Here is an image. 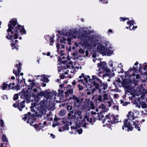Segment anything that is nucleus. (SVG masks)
Wrapping results in <instances>:
<instances>
[{
    "label": "nucleus",
    "mask_w": 147,
    "mask_h": 147,
    "mask_svg": "<svg viewBox=\"0 0 147 147\" xmlns=\"http://www.w3.org/2000/svg\"><path fill=\"white\" fill-rule=\"evenodd\" d=\"M53 38L52 37L50 39V45H53Z\"/></svg>",
    "instance_id": "a19ab883"
},
{
    "label": "nucleus",
    "mask_w": 147,
    "mask_h": 147,
    "mask_svg": "<svg viewBox=\"0 0 147 147\" xmlns=\"http://www.w3.org/2000/svg\"><path fill=\"white\" fill-rule=\"evenodd\" d=\"M22 64L20 63H19V64H17L16 65V66L17 67L18 69V72L16 70H13V73L15 74L16 76V77L18 78V77H19V73L21 72V66Z\"/></svg>",
    "instance_id": "f8f14e48"
},
{
    "label": "nucleus",
    "mask_w": 147,
    "mask_h": 147,
    "mask_svg": "<svg viewBox=\"0 0 147 147\" xmlns=\"http://www.w3.org/2000/svg\"><path fill=\"white\" fill-rule=\"evenodd\" d=\"M20 97L21 98L24 99H29V98L30 97V95L28 94L27 92H24L21 96Z\"/></svg>",
    "instance_id": "f3484780"
},
{
    "label": "nucleus",
    "mask_w": 147,
    "mask_h": 147,
    "mask_svg": "<svg viewBox=\"0 0 147 147\" xmlns=\"http://www.w3.org/2000/svg\"><path fill=\"white\" fill-rule=\"evenodd\" d=\"M96 99H97L99 101L102 102V96L101 95L98 96Z\"/></svg>",
    "instance_id": "58836bf2"
},
{
    "label": "nucleus",
    "mask_w": 147,
    "mask_h": 147,
    "mask_svg": "<svg viewBox=\"0 0 147 147\" xmlns=\"http://www.w3.org/2000/svg\"><path fill=\"white\" fill-rule=\"evenodd\" d=\"M84 118L83 119V121L84 122L86 121H86H88V122L89 121V120L90 118L88 115H85L84 116Z\"/></svg>",
    "instance_id": "7c9ffc66"
},
{
    "label": "nucleus",
    "mask_w": 147,
    "mask_h": 147,
    "mask_svg": "<svg viewBox=\"0 0 147 147\" xmlns=\"http://www.w3.org/2000/svg\"><path fill=\"white\" fill-rule=\"evenodd\" d=\"M102 110L101 111H100V114L101 115H100V114H97L98 115L97 118L99 120H102V119L103 118V117H104V115L103 113H105V112H107L109 110L108 108L106 109V106L104 105L103 104H102Z\"/></svg>",
    "instance_id": "9d476101"
},
{
    "label": "nucleus",
    "mask_w": 147,
    "mask_h": 147,
    "mask_svg": "<svg viewBox=\"0 0 147 147\" xmlns=\"http://www.w3.org/2000/svg\"><path fill=\"white\" fill-rule=\"evenodd\" d=\"M71 98L73 99V102L74 103V106L77 107H79L80 105H81V104L80 100L79 98L75 96H73L72 98L71 97H70L69 99H70Z\"/></svg>",
    "instance_id": "9b49d317"
},
{
    "label": "nucleus",
    "mask_w": 147,
    "mask_h": 147,
    "mask_svg": "<svg viewBox=\"0 0 147 147\" xmlns=\"http://www.w3.org/2000/svg\"><path fill=\"white\" fill-rule=\"evenodd\" d=\"M89 121L90 123H92V124L93 125V123L95 121V117H94L93 119L91 117L90 118Z\"/></svg>",
    "instance_id": "2f4dec72"
},
{
    "label": "nucleus",
    "mask_w": 147,
    "mask_h": 147,
    "mask_svg": "<svg viewBox=\"0 0 147 147\" xmlns=\"http://www.w3.org/2000/svg\"><path fill=\"white\" fill-rule=\"evenodd\" d=\"M97 66L99 68L97 74L98 76L100 77L102 76L103 78H104L108 76L110 78L115 76L114 73H111L110 70L107 67L105 62H101L100 63H98Z\"/></svg>",
    "instance_id": "7ed1b4c3"
},
{
    "label": "nucleus",
    "mask_w": 147,
    "mask_h": 147,
    "mask_svg": "<svg viewBox=\"0 0 147 147\" xmlns=\"http://www.w3.org/2000/svg\"><path fill=\"white\" fill-rule=\"evenodd\" d=\"M73 89H69L67 91L65 92V97L69 96V95H71L73 93Z\"/></svg>",
    "instance_id": "aec40b11"
},
{
    "label": "nucleus",
    "mask_w": 147,
    "mask_h": 147,
    "mask_svg": "<svg viewBox=\"0 0 147 147\" xmlns=\"http://www.w3.org/2000/svg\"><path fill=\"white\" fill-rule=\"evenodd\" d=\"M62 128H63V130L64 131L65 130H68L69 129L68 124L66 123L64 124V125L62 126Z\"/></svg>",
    "instance_id": "a878e982"
},
{
    "label": "nucleus",
    "mask_w": 147,
    "mask_h": 147,
    "mask_svg": "<svg viewBox=\"0 0 147 147\" xmlns=\"http://www.w3.org/2000/svg\"><path fill=\"white\" fill-rule=\"evenodd\" d=\"M2 140L3 141L6 142H8V139L6 136L5 134H4L2 136Z\"/></svg>",
    "instance_id": "bb28decb"
},
{
    "label": "nucleus",
    "mask_w": 147,
    "mask_h": 147,
    "mask_svg": "<svg viewBox=\"0 0 147 147\" xmlns=\"http://www.w3.org/2000/svg\"><path fill=\"white\" fill-rule=\"evenodd\" d=\"M82 114V112L80 111H77L76 112H74V114L75 115H78L79 116V117H78L77 118L78 120L79 118H80V119H81L83 118Z\"/></svg>",
    "instance_id": "412c9836"
},
{
    "label": "nucleus",
    "mask_w": 147,
    "mask_h": 147,
    "mask_svg": "<svg viewBox=\"0 0 147 147\" xmlns=\"http://www.w3.org/2000/svg\"><path fill=\"white\" fill-rule=\"evenodd\" d=\"M85 76H84V74L82 73V74L81 76H79V78L81 79L82 78H84Z\"/></svg>",
    "instance_id": "864d4df0"
},
{
    "label": "nucleus",
    "mask_w": 147,
    "mask_h": 147,
    "mask_svg": "<svg viewBox=\"0 0 147 147\" xmlns=\"http://www.w3.org/2000/svg\"><path fill=\"white\" fill-rule=\"evenodd\" d=\"M58 91L59 92V93L61 94H63L64 91L63 90H58Z\"/></svg>",
    "instance_id": "4d7b16f0"
},
{
    "label": "nucleus",
    "mask_w": 147,
    "mask_h": 147,
    "mask_svg": "<svg viewBox=\"0 0 147 147\" xmlns=\"http://www.w3.org/2000/svg\"><path fill=\"white\" fill-rule=\"evenodd\" d=\"M25 102V100H24L22 102H20V104L18 105V108L19 110L20 111H22V109L25 107V105L24 104Z\"/></svg>",
    "instance_id": "dca6fc26"
},
{
    "label": "nucleus",
    "mask_w": 147,
    "mask_h": 147,
    "mask_svg": "<svg viewBox=\"0 0 147 147\" xmlns=\"http://www.w3.org/2000/svg\"><path fill=\"white\" fill-rule=\"evenodd\" d=\"M48 90H48L44 91H40V92H38V97L39 96H44L45 98H51L53 96V93L51 92H49Z\"/></svg>",
    "instance_id": "0eeeda50"
},
{
    "label": "nucleus",
    "mask_w": 147,
    "mask_h": 147,
    "mask_svg": "<svg viewBox=\"0 0 147 147\" xmlns=\"http://www.w3.org/2000/svg\"><path fill=\"white\" fill-rule=\"evenodd\" d=\"M88 55V51L87 50H86L85 51V56H87Z\"/></svg>",
    "instance_id": "e2e57ef3"
},
{
    "label": "nucleus",
    "mask_w": 147,
    "mask_h": 147,
    "mask_svg": "<svg viewBox=\"0 0 147 147\" xmlns=\"http://www.w3.org/2000/svg\"><path fill=\"white\" fill-rule=\"evenodd\" d=\"M128 119H125L124 121V125L122 126V129L123 130L124 129L125 131H126L127 128V130L128 131H132L133 130V129L134 128V127H132V125L130 123V121H128Z\"/></svg>",
    "instance_id": "6e6552de"
},
{
    "label": "nucleus",
    "mask_w": 147,
    "mask_h": 147,
    "mask_svg": "<svg viewBox=\"0 0 147 147\" xmlns=\"http://www.w3.org/2000/svg\"><path fill=\"white\" fill-rule=\"evenodd\" d=\"M18 94H15L13 97V99L14 100H16L18 99Z\"/></svg>",
    "instance_id": "ea45409f"
},
{
    "label": "nucleus",
    "mask_w": 147,
    "mask_h": 147,
    "mask_svg": "<svg viewBox=\"0 0 147 147\" xmlns=\"http://www.w3.org/2000/svg\"><path fill=\"white\" fill-rule=\"evenodd\" d=\"M66 108L68 111L69 112H71V111H74V109L73 108L72 106L68 105L66 107Z\"/></svg>",
    "instance_id": "cd10ccee"
},
{
    "label": "nucleus",
    "mask_w": 147,
    "mask_h": 147,
    "mask_svg": "<svg viewBox=\"0 0 147 147\" xmlns=\"http://www.w3.org/2000/svg\"><path fill=\"white\" fill-rule=\"evenodd\" d=\"M100 89H99V92H101V90H106L107 87V83H103L102 81H100Z\"/></svg>",
    "instance_id": "ddd939ff"
},
{
    "label": "nucleus",
    "mask_w": 147,
    "mask_h": 147,
    "mask_svg": "<svg viewBox=\"0 0 147 147\" xmlns=\"http://www.w3.org/2000/svg\"><path fill=\"white\" fill-rule=\"evenodd\" d=\"M74 113V111H71V112H70L68 114V115L69 117H70L71 116L72 114Z\"/></svg>",
    "instance_id": "de8ad7c7"
},
{
    "label": "nucleus",
    "mask_w": 147,
    "mask_h": 147,
    "mask_svg": "<svg viewBox=\"0 0 147 147\" xmlns=\"http://www.w3.org/2000/svg\"><path fill=\"white\" fill-rule=\"evenodd\" d=\"M59 46H60V44H58V43L57 44V45H56L57 48L58 49V50H57V51H58L59 50V49L60 48Z\"/></svg>",
    "instance_id": "680f3d73"
},
{
    "label": "nucleus",
    "mask_w": 147,
    "mask_h": 147,
    "mask_svg": "<svg viewBox=\"0 0 147 147\" xmlns=\"http://www.w3.org/2000/svg\"><path fill=\"white\" fill-rule=\"evenodd\" d=\"M9 33V32H8ZM10 35L9 33H8V35L6 36V38L8 39H10L11 40L13 41V40L17 39L18 38V36H17V34H14V36L10 35L9 37V35Z\"/></svg>",
    "instance_id": "2eb2a0df"
},
{
    "label": "nucleus",
    "mask_w": 147,
    "mask_h": 147,
    "mask_svg": "<svg viewBox=\"0 0 147 147\" xmlns=\"http://www.w3.org/2000/svg\"><path fill=\"white\" fill-rule=\"evenodd\" d=\"M7 84L6 82H4L3 84V86H2V89L3 90H5L7 88Z\"/></svg>",
    "instance_id": "72a5a7b5"
},
{
    "label": "nucleus",
    "mask_w": 147,
    "mask_h": 147,
    "mask_svg": "<svg viewBox=\"0 0 147 147\" xmlns=\"http://www.w3.org/2000/svg\"><path fill=\"white\" fill-rule=\"evenodd\" d=\"M90 105L92 109H95V106H94V104L92 102H90Z\"/></svg>",
    "instance_id": "a18cd8bd"
},
{
    "label": "nucleus",
    "mask_w": 147,
    "mask_h": 147,
    "mask_svg": "<svg viewBox=\"0 0 147 147\" xmlns=\"http://www.w3.org/2000/svg\"><path fill=\"white\" fill-rule=\"evenodd\" d=\"M78 32L75 30H71L69 32V35L72 36L75 39L77 37V35L78 34Z\"/></svg>",
    "instance_id": "4468645a"
},
{
    "label": "nucleus",
    "mask_w": 147,
    "mask_h": 147,
    "mask_svg": "<svg viewBox=\"0 0 147 147\" xmlns=\"http://www.w3.org/2000/svg\"><path fill=\"white\" fill-rule=\"evenodd\" d=\"M118 115H116V117H115L114 120L115 121V123H118L119 121L118 119L117 118H116V117H118Z\"/></svg>",
    "instance_id": "37998d69"
},
{
    "label": "nucleus",
    "mask_w": 147,
    "mask_h": 147,
    "mask_svg": "<svg viewBox=\"0 0 147 147\" xmlns=\"http://www.w3.org/2000/svg\"><path fill=\"white\" fill-rule=\"evenodd\" d=\"M71 118L73 119H75L76 118V116L75 115H73Z\"/></svg>",
    "instance_id": "774afa93"
},
{
    "label": "nucleus",
    "mask_w": 147,
    "mask_h": 147,
    "mask_svg": "<svg viewBox=\"0 0 147 147\" xmlns=\"http://www.w3.org/2000/svg\"><path fill=\"white\" fill-rule=\"evenodd\" d=\"M41 125H42V123H39L38 124H35L34 125V128L37 131H38L40 130V127H41V128L44 127V126L43 125H41Z\"/></svg>",
    "instance_id": "6ab92c4d"
},
{
    "label": "nucleus",
    "mask_w": 147,
    "mask_h": 147,
    "mask_svg": "<svg viewBox=\"0 0 147 147\" xmlns=\"http://www.w3.org/2000/svg\"><path fill=\"white\" fill-rule=\"evenodd\" d=\"M16 19H12L10 20L8 24V29L7 30V32H11V34H17V36L20 33V32H23L24 34H26V31L24 27H21V29H20L21 27L20 25H18L17 26L15 27L17 23Z\"/></svg>",
    "instance_id": "20e7f679"
},
{
    "label": "nucleus",
    "mask_w": 147,
    "mask_h": 147,
    "mask_svg": "<svg viewBox=\"0 0 147 147\" xmlns=\"http://www.w3.org/2000/svg\"><path fill=\"white\" fill-rule=\"evenodd\" d=\"M46 110L43 107H38L35 112V115L34 114L31 115V113L29 112L27 114L24 115V117H23L22 119L25 121L28 118L27 123H29L30 122V123L36 120V117L39 119L41 118L43 115L46 114Z\"/></svg>",
    "instance_id": "f03ea898"
},
{
    "label": "nucleus",
    "mask_w": 147,
    "mask_h": 147,
    "mask_svg": "<svg viewBox=\"0 0 147 147\" xmlns=\"http://www.w3.org/2000/svg\"><path fill=\"white\" fill-rule=\"evenodd\" d=\"M141 106L142 108L145 109L147 107V105L145 102H142L141 103Z\"/></svg>",
    "instance_id": "c85d7f7f"
},
{
    "label": "nucleus",
    "mask_w": 147,
    "mask_h": 147,
    "mask_svg": "<svg viewBox=\"0 0 147 147\" xmlns=\"http://www.w3.org/2000/svg\"><path fill=\"white\" fill-rule=\"evenodd\" d=\"M134 20H132V21L129 20L127 22V24L128 25H130L129 27L130 28L131 26V25H133L134 24Z\"/></svg>",
    "instance_id": "c756f323"
},
{
    "label": "nucleus",
    "mask_w": 147,
    "mask_h": 147,
    "mask_svg": "<svg viewBox=\"0 0 147 147\" xmlns=\"http://www.w3.org/2000/svg\"><path fill=\"white\" fill-rule=\"evenodd\" d=\"M133 125H135V127L136 129H137L138 131H140V127L137 125H136V122L135 121L133 122Z\"/></svg>",
    "instance_id": "473e14b6"
},
{
    "label": "nucleus",
    "mask_w": 147,
    "mask_h": 147,
    "mask_svg": "<svg viewBox=\"0 0 147 147\" xmlns=\"http://www.w3.org/2000/svg\"><path fill=\"white\" fill-rule=\"evenodd\" d=\"M97 49L101 53L106 54L107 56L111 55L113 52V51L111 50V47L109 48H108L107 47H105L100 44L98 45Z\"/></svg>",
    "instance_id": "423d86ee"
},
{
    "label": "nucleus",
    "mask_w": 147,
    "mask_h": 147,
    "mask_svg": "<svg viewBox=\"0 0 147 147\" xmlns=\"http://www.w3.org/2000/svg\"><path fill=\"white\" fill-rule=\"evenodd\" d=\"M140 77V76L139 74H137L136 75V78L137 79H138Z\"/></svg>",
    "instance_id": "69168bd1"
},
{
    "label": "nucleus",
    "mask_w": 147,
    "mask_h": 147,
    "mask_svg": "<svg viewBox=\"0 0 147 147\" xmlns=\"http://www.w3.org/2000/svg\"><path fill=\"white\" fill-rule=\"evenodd\" d=\"M83 78L84 79V81L86 82V83L88 82V80H89V79H90V77L89 76H85Z\"/></svg>",
    "instance_id": "e433bc0d"
},
{
    "label": "nucleus",
    "mask_w": 147,
    "mask_h": 147,
    "mask_svg": "<svg viewBox=\"0 0 147 147\" xmlns=\"http://www.w3.org/2000/svg\"><path fill=\"white\" fill-rule=\"evenodd\" d=\"M5 144V143H3L1 144L0 147H6V146H4V144Z\"/></svg>",
    "instance_id": "338daca9"
},
{
    "label": "nucleus",
    "mask_w": 147,
    "mask_h": 147,
    "mask_svg": "<svg viewBox=\"0 0 147 147\" xmlns=\"http://www.w3.org/2000/svg\"><path fill=\"white\" fill-rule=\"evenodd\" d=\"M43 80V81L44 82L45 81V82H49V81L48 79L47 78H44Z\"/></svg>",
    "instance_id": "6e6d98bb"
},
{
    "label": "nucleus",
    "mask_w": 147,
    "mask_h": 147,
    "mask_svg": "<svg viewBox=\"0 0 147 147\" xmlns=\"http://www.w3.org/2000/svg\"><path fill=\"white\" fill-rule=\"evenodd\" d=\"M0 124L1 127H3L4 125V122L2 119L0 120Z\"/></svg>",
    "instance_id": "49530a36"
},
{
    "label": "nucleus",
    "mask_w": 147,
    "mask_h": 147,
    "mask_svg": "<svg viewBox=\"0 0 147 147\" xmlns=\"http://www.w3.org/2000/svg\"><path fill=\"white\" fill-rule=\"evenodd\" d=\"M78 86L80 90H81L83 89V87H82V86H80V85H78Z\"/></svg>",
    "instance_id": "09e8293b"
},
{
    "label": "nucleus",
    "mask_w": 147,
    "mask_h": 147,
    "mask_svg": "<svg viewBox=\"0 0 147 147\" xmlns=\"http://www.w3.org/2000/svg\"><path fill=\"white\" fill-rule=\"evenodd\" d=\"M77 127L76 126H72L71 127V129H77Z\"/></svg>",
    "instance_id": "0e129e2a"
},
{
    "label": "nucleus",
    "mask_w": 147,
    "mask_h": 147,
    "mask_svg": "<svg viewBox=\"0 0 147 147\" xmlns=\"http://www.w3.org/2000/svg\"><path fill=\"white\" fill-rule=\"evenodd\" d=\"M92 79H89V81L91 84H88L87 86V87L89 88H92L93 86H94L96 88L98 89L99 86L98 83H100L101 80L95 75H92Z\"/></svg>",
    "instance_id": "39448f33"
},
{
    "label": "nucleus",
    "mask_w": 147,
    "mask_h": 147,
    "mask_svg": "<svg viewBox=\"0 0 147 147\" xmlns=\"http://www.w3.org/2000/svg\"><path fill=\"white\" fill-rule=\"evenodd\" d=\"M77 131L79 134H81L83 130L82 129H80L77 130Z\"/></svg>",
    "instance_id": "8fccbe9b"
},
{
    "label": "nucleus",
    "mask_w": 147,
    "mask_h": 147,
    "mask_svg": "<svg viewBox=\"0 0 147 147\" xmlns=\"http://www.w3.org/2000/svg\"><path fill=\"white\" fill-rule=\"evenodd\" d=\"M12 88H13V90H18L20 89V87L18 86V85H16L15 86H12Z\"/></svg>",
    "instance_id": "f704fd0d"
},
{
    "label": "nucleus",
    "mask_w": 147,
    "mask_h": 147,
    "mask_svg": "<svg viewBox=\"0 0 147 147\" xmlns=\"http://www.w3.org/2000/svg\"><path fill=\"white\" fill-rule=\"evenodd\" d=\"M60 120V119H59L57 117H55V118H54V123L56 124L57 125H59V124L57 123L58 120Z\"/></svg>",
    "instance_id": "c9c22d12"
},
{
    "label": "nucleus",
    "mask_w": 147,
    "mask_h": 147,
    "mask_svg": "<svg viewBox=\"0 0 147 147\" xmlns=\"http://www.w3.org/2000/svg\"><path fill=\"white\" fill-rule=\"evenodd\" d=\"M107 105H108V106L109 107H110L111 106V102L110 101H108L107 102Z\"/></svg>",
    "instance_id": "603ef678"
},
{
    "label": "nucleus",
    "mask_w": 147,
    "mask_h": 147,
    "mask_svg": "<svg viewBox=\"0 0 147 147\" xmlns=\"http://www.w3.org/2000/svg\"><path fill=\"white\" fill-rule=\"evenodd\" d=\"M116 81L119 83H121V82L119 78H118L117 80H116Z\"/></svg>",
    "instance_id": "13d9d810"
},
{
    "label": "nucleus",
    "mask_w": 147,
    "mask_h": 147,
    "mask_svg": "<svg viewBox=\"0 0 147 147\" xmlns=\"http://www.w3.org/2000/svg\"><path fill=\"white\" fill-rule=\"evenodd\" d=\"M103 99L104 100H108V94H104L103 95Z\"/></svg>",
    "instance_id": "4c0bfd02"
},
{
    "label": "nucleus",
    "mask_w": 147,
    "mask_h": 147,
    "mask_svg": "<svg viewBox=\"0 0 147 147\" xmlns=\"http://www.w3.org/2000/svg\"><path fill=\"white\" fill-rule=\"evenodd\" d=\"M129 103L130 104L129 102H125V103H124L123 104V106H126Z\"/></svg>",
    "instance_id": "5fc2aeb1"
},
{
    "label": "nucleus",
    "mask_w": 147,
    "mask_h": 147,
    "mask_svg": "<svg viewBox=\"0 0 147 147\" xmlns=\"http://www.w3.org/2000/svg\"><path fill=\"white\" fill-rule=\"evenodd\" d=\"M60 77L62 79H63L65 77V76L63 74H62L61 75H60Z\"/></svg>",
    "instance_id": "bf43d9fd"
},
{
    "label": "nucleus",
    "mask_w": 147,
    "mask_h": 147,
    "mask_svg": "<svg viewBox=\"0 0 147 147\" xmlns=\"http://www.w3.org/2000/svg\"><path fill=\"white\" fill-rule=\"evenodd\" d=\"M78 52L79 53H80L81 54L84 53L85 52L84 50L82 49H80L79 50Z\"/></svg>",
    "instance_id": "79ce46f5"
},
{
    "label": "nucleus",
    "mask_w": 147,
    "mask_h": 147,
    "mask_svg": "<svg viewBox=\"0 0 147 147\" xmlns=\"http://www.w3.org/2000/svg\"><path fill=\"white\" fill-rule=\"evenodd\" d=\"M67 41L68 42V44L69 45L70 44H71V39L69 38H68L67 39Z\"/></svg>",
    "instance_id": "052dcab7"
},
{
    "label": "nucleus",
    "mask_w": 147,
    "mask_h": 147,
    "mask_svg": "<svg viewBox=\"0 0 147 147\" xmlns=\"http://www.w3.org/2000/svg\"><path fill=\"white\" fill-rule=\"evenodd\" d=\"M11 83H10L9 85H8V89L9 90L10 89H13V88H12V86H11Z\"/></svg>",
    "instance_id": "3c124183"
},
{
    "label": "nucleus",
    "mask_w": 147,
    "mask_h": 147,
    "mask_svg": "<svg viewBox=\"0 0 147 147\" xmlns=\"http://www.w3.org/2000/svg\"><path fill=\"white\" fill-rule=\"evenodd\" d=\"M95 90V88H93L92 89H89V90L87 92V94L88 95H90L92 93H94Z\"/></svg>",
    "instance_id": "393cba45"
},
{
    "label": "nucleus",
    "mask_w": 147,
    "mask_h": 147,
    "mask_svg": "<svg viewBox=\"0 0 147 147\" xmlns=\"http://www.w3.org/2000/svg\"><path fill=\"white\" fill-rule=\"evenodd\" d=\"M115 117L112 115L109 114L107 115H106L105 118L102 119V120L103 121L102 123H104V121L106 120L109 122L111 123L112 124H114L115 122Z\"/></svg>",
    "instance_id": "1a4fd4ad"
},
{
    "label": "nucleus",
    "mask_w": 147,
    "mask_h": 147,
    "mask_svg": "<svg viewBox=\"0 0 147 147\" xmlns=\"http://www.w3.org/2000/svg\"><path fill=\"white\" fill-rule=\"evenodd\" d=\"M78 38L81 40H83L84 45L88 47L92 46L95 47L98 43L96 38L92 36L90 37V35L87 31H83L82 33L78 36Z\"/></svg>",
    "instance_id": "f257e3e1"
},
{
    "label": "nucleus",
    "mask_w": 147,
    "mask_h": 147,
    "mask_svg": "<svg viewBox=\"0 0 147 147\" xmlns=\"http://www.w3.org/2000/svg\"><path fill=\"white\" fill-rule=\"evenodd\" d=\"M66 111L64 109H62L61 110L59 113V115L61 116H64L66 113Z\"/></svg>",
    "instance_id": "b1692460"
},
{
    "label": "nucleus",
    "mask_w": 147,
    "mask_h": 147,
    "mask_svg": "<svg viewBox=\"0 0 147 147\" xmlns=\"http://www.w3.org/2000/svg\"><path fill=\"white\" fill-rule=\"evenodd\" d=\"M120 21H125L126 20H128L129 18H123L122 17H121L120 18Z\"/></svg>",
    "instance_id": "c03bdc74"
},
{
    "label": "nucleus",
    "mask_w": 147,
    "mask_h": 147,
    "mask_svg": "<svg viewBox=\"0 0 147 147\" xmlns=\"http://www.w3.org/2000/svg\"><path fill=\"white\" fill-rule=\"evenodd\" d=\"M22 80H20L19 79V77L16 78V79L18 80V82L17 84L19 86H20L21 84L24 81V83L25 84V79L23 78H22Z\"/></svg>",
    "instance_id": "5701e85b"
},
{
    "label": "nucleus",
    "mask_w": 147,
    "mask_h": 147,
    "mask_svg": "<svg viewBox=\"0 0 147 147\" xmlns=\"http://www.w3.org/2000/svg\"><path fill=\"white\" fill-rule=\"evenodd\" d=\"M134 113L131 112H129L127 116L128 118L130 120H133L135 118V117L134 116Z\"/></svg>",
    "instance_id": "a211bd4d"
},
{
    "label": "nucleus",
    "mask_w": 147,
    "mask_h": 147,
    "mask_svg": "<svg viewBox=\"0 0 147 147\" xmlns=\"http://www.w3.org/2000/svg\"><path fill=\"white\" fill-rule=\"evenodd\" d=\"M51 98H45V99H43V100H41L39 102V104L42 105V106H45L46 105L47 100L48 99H50Z\"/></svg>",
    "instance_id": "4be33fe9"
}]
</instances>
